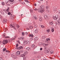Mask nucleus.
<instances>
[{"instance_id": "4be33fe9", "label": "nucleus", "mask_w": 60, "mask_h": 60, "mask_svg": "<svg viewBox=\"0 0 60 60\" xmlns=\"http://www.w3.org/2000/svg\"><path fill=\"white\" fill-rule=\"evenodd\" d=\"M34 39L35 40H36V41H37V40H38V37H35L34 38Z\"/></svg>"}, {"instance_id": "4468645a", "label": "nucleus", "mask_w": 60, "mask_h": 60, "mask_svg": "<svg viewBox=\"0 0 60 60\" xmlns=\"http://www.w3.org/2000/svg\"><path fill=\"white\" fill-rule=\"evenodd\" d=\"M25 56V55L24 54H22L21 55H20V57H24Z\"/></svg>"}, {"instance_id": "13d9d810", "label": "nucleus", "mask_w": 60, "mask_h": 60, "mask_svg": "<svg viewBox=\"0 0 60 60\" xmlns=\"http://www.w3.org/2000/svg\"><path fill=\"white\" fill-rule=\"evenodd\" d=\"M40 50H42V48H40Z\"/></svg>"}, {"instance_id": "ddd939ff", "label": "nucleus", "mask_w": 60, "mask_h": 60, "mask_svg": "<svg viewBox=\"0 0 60 60\" xmlns=\"http://www.w3.org/2000/svg\"><path fill=\"white\" fill-rule=\"evenodd\" d=\"M29 37H34V35L33 34H29Z\"/></svg>"}, {"instance_id": "864d4df0", "label": "nucleus", "mask_w": 60, "mask_h": 60, "mask_svg": "<svg viewBox=\"0 0 60 60\" xmlns=\"http://www.w3.org/2000/svg\"><path fill=\"white\" fill-rule=\"evenodd\" d=\"M37 27V26L36 25H34V27L35 28H36Z\"/></svg>"}, {"instance_id": "a878e982", "label": "nucleus", "mask_w": 60, "mask_h": 60, "mask_svg": "<svg viewBox=\"0 0 60 60\" xmlns=\"http://www.w3.org/2000/svg\"><path fill=\"white\" fill-rule=\"evenodd\" d=\"M1 4L2 5H4V2H2Z\"/></svg>"}, {"instance_id": "680f3d73", "label": "nucleus", "mask_w": 60, "mask_h": 60, "mask_svg": "<svg viewBox=\"0 0 60 60\" xmlns=\"http://www.w3.org/2000/svg\"><path fill=\"white\" fill-rule=\"evenodd\" d=\"M58 12L59 13H60V11H58Z\"/></svg>"}, {"instance_id": "bb28decb", "label": "nucleus", "mask_w": 60, "mask_h": 60, "mask_svg": "<svg viewBox=\"0 0 60 60\" xmlns=\"http://www.w3.org/2000/svg\"><path fill=\"white\" fill-rule=\"evenodd\" d=\"M46 38V36H43L42 37V38H43V39H45V38Z\"/></svg>"}, {"instance_id": "2f4dec72", "label": "nucleus", "mask_w": 60, "mask_h": 60, "mask_svg": "<svg viewBox=\"0 0 60 60\" xmlns=\"http://www.w3.org/2000/svg\"><path fill=\"white\" fill-rule=\"evenodd\" d=\"M51 31L52 32H54V28H52L51 30Z\"/></svg>"}, {"instance_id": "6ab92c4d", "label": "nucleus", "mask_w": 60, "mask_h": 60, "mask_svg": "<svg viewBox=\"0 0 60 60\" xmlns=\"http://www.w3.org/2000/svg\"><path fill=\"white\" fill-rule=\"evenodd\" d=\"M28 54V52L26 51H25L24 53V54L25 55H27Z\"/></svg>"}, {"instance_id": "bf43d9fd", "label": "nucleus", "mask_w": 60, "mask_h": 60, "mask_svg": "<svg viewBox=\"0 0 60 60\" xmlns=\"http://www.w3.org/2000/svg\"><path fill=\"white\" fill-rule=\"evenodd\" d=\"M27 30H29V28H26Z\"/></svg>"}, {"instance_id": "ea45409f", "label": "nucleus", "mask_w": 60, "mask_h": 60, "mask_svg": "<svg viewBox=\"0 0 60 60\" xmlns=\"http://www.w3.org/2000/svg\"><path fill=\"white\" fill-rule=\"evenodd\" d=\"M53 52H54L53 51H51L50 52V53H51V54H52V53H53Z\"/></svg>"}, {"instance_id": "f03ea898", "label": "nucleus", "mask_w": 60, "mask_h": 60, "mask_svg": "<svg viewBox=\"0 0 60 60\" xmlns=\"http://www.w3.org/2000/svg\"><path fill=\"white\" fill-rule=\"evenodd\" d=\"M7 43H8V40H4L2 42V43L3 44H6Z\"/></svg>"}, {"instance_id": "6e6d98bb", "label": "nucleus", "mask_w": 60, "mask_h": 60, "mask_svg": "<svg viewBox=\"0 0 60 60\" xmlns=\"http://www.w3.org/2000/svg\"><path fill=\"white\" fill-rule=\"evenodd\" d=\"M8 2H9V1H6H6H5V2L6 3H8Z\"/></svg>"}, {"instance_id": "6e6552de", "label": "nucleus", "mask_w": 60, "mask_h": 60, "mask_svg": "<svg viewBox=\"0 0 60 60\" xmlns=\"http://www.w3.org/2000/svg\"><path fill=\"white\" fill-rule=\"evenodd\" d=\"M23 48V47L22 46H20L18 47V49L19 50L21 49H22Z\"/></svg>"}, {"instance_id": "c03bdc74", "label": "nucleus", "mask_w": 60, "mask_h": 60, "mask_svg": "<svg viewBox=\"0 0 60 60\" xmlns=\"http://www.w3.org/2000/svg\"><path fill=\"white\" fill-rule=\"evenodd\" d=\"M17 42L19 44H20V41H18Z\"/></svg>"}, {"instance_id": "37998d69", "label": "nucleus", "mask_w": 60, "mask_h": 60, "mask_svg": "<svg viewBox=\"0 0 60 60\" xmlns=\"http://www.w3.org/2000/svg\"><path fill=\"white\" fill-rule=\"evenodd\" d=\"M25 0L26 2L29 3V1H28L27 0Z\"/></svg>"}, {"instance_id": "c756f323", "label": "nucleus", "mask_w": 60, "mask_h": 60, "mask_svg": "<svg viewBox=\"0 0 60 60\" xmlns=\"http://www.w3.org/2000/svg\"><path fill=\"white\" fill-rule=\"evenodd\" d=\"M50 38H47L46 39V41H50Z\"/></svg>"}, {"instance_id": "20e7f679", "label": "nucleus", "mask_w": 60, "mask_h": 60, "mask_svg": "<svg viewBox=\"0 0 60 60\" xmlns=\"http://www.w3.org/2000/svg\"><path fill=\"white\" fill-rule=\"evenodd\" d=\"M45 7H44V6L42 5L40 7V8L41 9H41V10H44V11H45V10L44 9V8Z\"/></svg>"}, {"instance_id": "b1692460", "label": "nucleus", "mask_w": 60, "mask_h": 60, "mask_svg": "<svg viewBox=\"0 0 60 60\" xmlns=\"http://www.w3.org/2000/svg\"><path fill=\"white\" fill-rule=\"evenodd\" d=\"M49 24L50 25H52L53 24V22H49Z\"/></svg>"}, {"instance_id": "2eb2a0df", "label": "nucleus", "mask_w": 60, "mask_h": 60, "mask_svg": "<svg viewBox=\"0 0 60 60\" xmlns=\"http://www.w3.org/2000/svg\"><path fill=\"white\" fill-rule=\"evenodd\" d=\"M27 43V42L26 40H24V44L25 45H26Z\"/></svg>"}, {"instance_id": "7c9ffc66", "label": "nucleus", "mask_w": 60, "mask_h": 60, "mask_svg": "<svg viewBox=\"0 0 60 60\" xmlns=\"http://www.w3.org/2000/svg\"><path fill=\"white\" fill-rule=\"evenodd\" d=\"M41 27L42 28H45V26L43 25H41Z\"/></svg>"}, {"instance_id": "c9c22d12", "label": "nucleus", "mask_w": 60, "mask_h": 60, "mask_svg": "<svg viewBox=\"0 0 60 60\" xmlns=\"http://www.w3.org/2000/svg\"><path fill=\"white\" fill-rule=\"evenodd\" d=\"M20 27L18 25H17L16 26V27L17 28H19Z\"/></svg>"}, {"instance_id": "338daca9", "label": "nucleus", "mask_w": 60, "mask_h": 60, "mask_svg": "<svg viewBox=\"0 0 60 60\" xmlns=\"http://www.w3.org/2000/svg\"><path fill=\"white\" fill-rule=\"evenodd\" d=\"M34 5L35 6H36V4H34Z\"/></svg>"}, {"instance_id": "a18cd8bd", "label": "nucleus", "mask_w": 60, "mask_h": 60, "mask_svg": "<svg viewBox=\"0 0 60 60\" xmlns=\"http://www.w3.org/2000/svg\"><path fill=\"white\" fill-rule=\"evenodd\" d=\"M6 53H9V52H10L9 51H8L7 50H6Z\"/></svg>"}, {"instance_id": "e2e57ef3", "label": "nucleus", "mask_w": 60, "mask_h": 60, "mask_svg": "<svg viewBox=\"0 0 60 60\" xmlns=\"http://www.w3.org/2000/svg\"><path fill=\"white\" fill-rule=\"evenodd\" d=\"M6 10L7 12H9V10Z\"/></svg>"}, {"instance_id": "09e8293b", "label": "nucleus", "mask_w": 60, "mask_h": 60, "mask_svg": "<svg viewBox=\"0 0 60 60\" xmlns=\"http://www.w3.org/2000/svg\"><path fill=\"white\" fill-rule=\"evenodd\" d=\"M23 59L24 60H26V57H24L23 58Z\"/></svg>"}, {"instance_id": "774afa93", "label": "nucleus", "mask_w": 60, "mask_h": 60, "mask_svg": "<svg viewBox=\"0 0 60 60\" xmlns=\"http://www.w3.org/2000/svg\"><path fill=\"white\" fill-rule=\"evenodd\" d=\"M3 11H6L5 9H4Z\"/></svg>"}, {"instance_id": "f3484780", "label": "nucleus", "mask_w": 60, "mask_h": 60, "mask_svg": "<svg viewBox=\"0 0 60 60\" xmlns=\"http://www.w3.org/2000/svg\"><path fill=\"white\" fill-rule=\"evenodd\" d=\"M34 32L35 33H38V30H37V29H36L34 31Z\"/></svg>"}, {"instance_id": "0eeeda50", "label": "nucleus", "mask_w": 60, "mask_h": 60, "mask_svg": "<svg viewBox=\"0 0 60 60\" xmlns=\"http://www.w3.org/2000/svg\"><path fill=\"white\" fill-rule=\"evenodd\" d=\"M20 54V52L19 51H17L16 53V56H19V55Z\"/></svg>"}, {"instance_id": "3c124183", "label": "nucleus", "mask_w": 60, "mask_h": 60, "mask_svg": "<svg viewBox=\"0 0 60 60\" xmlns=\"http://www.w3.org/2000/svg\"><path fill=\"white\" fill-rule=\"evenodd\" d=\"M22 35L23 36H24V33L23 32H22Z\"/></svg>"}, {"instance_id": "603ef678", "label": "nucleus", "mask_w": 60, "mask_h": 60, "mask_svg": "<svg viewBox=\"0 0 60 60\" xmlns=\"http://www.w3.org/2000/svg\"><path fill=\"white\" fill-rule=\"evenodd\" d=\"M3 37H5H5H6V36H5V35L4 34L3 35Z\"/></svg>"}, {"instance_id": "f704fd0d", "label": "nucleus", "mask_w": 60, "mask_h": 60, "mask_svg": "<svg viewBox=\"0 0 60 60\" xmlns=\"http://www.w3.org/2000/svg\"><path fill=\"white\" fill-rule=\"evenodd\" d=\"M6 50V48H4L3 50V51H5V50Z\"/></svg>"}, {"instance_id": "49530a36", "label": "nucleus", "mask_w": 60, "mask_h": 60, "mask_svg": "<svg viewBox=\"0 0 60 60\" xmlns=\"http://www.w3.org/2000/svg\"><path fill=\"white\" fill-rule=\"evenodd\" d=\"M46 8L47 9H48V8H49V6H46Z\"/></svg>"}, {"instance_id": "5fc2aeb1", "label": "nucleus", "mask_w": 60, "mask_h": 60, "mask_svg": "<svg viewBox=\"0 0 60 60\" xmlns=\"http://www.w3.org/2000/svg\"><path fill=\"white\" fill-rule=\"evenodd\" d=\"M25 34H26V35H27V34H28V33H27V32H25Z\"/></svg>"}, {"instance_id": "a211bd4d", "label": "nucleus", "mask_w": 60, "mask_h": 60, "mask_svg": "<svg viewBox=\"0 0 60 60\" xmlns=\"http://www.w3.org/2000/svg\"><path fill=\"white\" fill-rule=\"evenodd\" d=\"M39 20L40 21H42L43 20V19L42 18H39Z\"/></svg>"}, {"instance_id": "a19ab883", "label": "nucleus", "mask_w": 60, "mask_h": 60, "mask_svg": "<svg viewBox=\"0 0 60 60\" xmlns=\"http://www.w3.org/2000/svg\"><path fill=\"white\" fill-rule=\"evenodd\" d=\"M46 11L47 12H49V9H47L46 10Z\"/></svg>"}, {"instance_id": "79ce46f5", "label": "nucleus", "mask_w": 60, "mask_h": 60, "mask_svg": "<svg viewBox=\"0 0 60 60\" xmlns=\"http://www.w3.org/2000/svg\"><path fill=\"white\" fill-rule=\"evenodd\" d=\"M34 19H35L36 20L37 19V18L35 17H33Z\"/></svg>"}, {"instance_id": "473e14b6", "label": "nucleus", "mask_w": 60, "mask_h": 60, "mask_svg": "<svg viewBox=\"0 0 60 60\" xmlns=\"http://www.w3.org/2000/svg\"><path fill=\"white\" fill-rule=\"evenodd\" d=\"M8 15H11V16L12 15V14H11V13L9 12H8Z\"/></svg>"}, {"instance_id": "7ed1b4c3", "label": "nucleus", "mask_w": 60, "mask_h": 60, "mask_svg": "<svg viewBox=\"0 0 60 60\" xmlns=\"http://www.w3.org/2000/svg\"><path fill=\"white\" fill-rule=\"evenodd\" d=\"M53 19H54V20H57V18H58V16L56 15L55 16V17L53 16Z\"/></svg>"}, {"instance_id": "052dcab7", "label": "nucleus", "mask_w": 60, "mask_h": 60, "mask_svg": "<svg viewBox=\"0 0 60 60\" xmlns=\"http://www.w3.org/2000/svg\"><path fill=\"white\" fill-rule=\"evenodd\" d=\"M10 9V8L9 7H8V9H7L8 10H9V9Z\"/></svg>"}, {"instance_id": "0e129e2a", "label": "nucleus", "mask_w": 60, "mask_h": 60, "mask_svg": "<svg viewBox=\"0 0 60 60\" xmlns=\"http://www.w3.org/2000/svg\"><path fill=\"white\" fill-rule=\"evenodd\" d=\"M2 14H3V15H4V12H2Z\"/></svg>"}, {"instance_id": "58836bf2", "label": "nucleus", "mask_w": 60, "mask_h": 60, "mask_svg": "<svg viewBox=\"0 0 60 60\" xmlns=\"http://www.w3.org/2000/svg\"><path fill=\"white\" fill-rule=\"evenodd\" d=\"M46 31L48 32V33H49V32H50V30L49 29L48 30H47Z\"/></svg>"}, {"instance_id": "5701e85b", "label": "nucleus", "mask_w": 60, "mask_h": 60, "mask_svg": "<svg viewBox=\"0 0 60 60\" xmlns=\"http://www.w3.org/2000/svg\"><path fill=\"white\" fill-rule=\"evenodd\" d=\"M26 50H30V49L28 47L26 48Z\"/></svg>"}, {"instance_id": "423d86ee", "label": "nucleus", "mask_w": 60, "mask_h": 60, "mask_svg": "<svg viewBox=\"0 0 60 60\" xmlns=\"http://www.w3.org/2000/svg\"><path fill=\"white\" fill-rule=\"evenodd\" d=\"M53 9L54 11H56V10H57V8L56 7L54 6L53 7Z\"/></svg>"}, {"instance_id": "c85d7f7f", "label": "nucleus", "mask_w": 60, "mask_h": 60, "mask_svg": "<svg viewBox=\"0 0 60 60\" xmlns=\"http://www.w3.org/2000/svg\"><path fill=\"white\" fill-rule=\"evenodd\" d=\"M10 38V37L9 36H6V37H5V38H8V39H9Z\"/></svg>"}, {"instance_id": "69168bd1", "label": "nucleus", "mask_w": 60, "mask_h": 60, "mask_svg": "<svg viewBox=\"0 0 60 60\" xmlns=\"http://www.w3.org/2000/svg\"><path fill=\"white\" fill-rule=\"evenodd\" d=\"M16 46H19V45L18 44H16Z\"/></svg>"}, {"instance_id": "cd10ccee", "label": "nucleus", "mask_w": 60, "mask_h": 60, "mask_svg": "<svg viewBox=\"0 0 60 60\" xmlns=\"http://www.w3.org/2000/svg\"><path fill=\"white\" fill-rule=\"evenodd\" d=\"M29 28L30 29H32L33 28V27L32 26H30L29 27Z\"/></svg>"}, {"instance_id": "1a4fd4ad", "label": "nucleus", "mask_w": 60, "mask_h": 60, "mask_svg": "<svg viewBox=\"0 0 60 60\" xmlns=\"http://www.w3.org/2000/svg\"><path fill=\"white\" fill-rule=\"evenodd\" d=\"M7 20H6V19H4L3 20L2 22L3 23H5L7 22Z\"/></svg>"}, {"instance_id": "de8ad7c7", "label": "nucleus", "mask_w": 60, "mask_h": 60, "mask_svg": "<svg viewBox=\"0 0 60 60\" xmlns=\"http://www.w3.org/2000/svg\"><path fill=\"white\" fill-rule=\"evenodd\" d=\"M34 45H32V47L33 48H34Z\"/></svg>"}, {"instance_id": "412c9836", "label": "nucleus", "mask_w": 60, "mask_h": 60, "mask_svg": "<svg viewBox=\"0 0 60 60\" xmlns=\"http://www.w3.org/2000/svg\"><path fill=\"white\" fill-rule=\"evenodd\" d=\"M43 46H44V47H46V46H47V44L45 43H44L43 44Z\"/></svg>"}, {"instance_id": "f8f14e48", "label": "nucleus", "mask_w": 60, "mask_h": 60, "mask_svg": "<svg viewBox=\"0 0 60 60\" xmlns=\"http://www.w3.org/2000/svg\"><path fill=\"white\" fill-rule=\"evenodd\" d=\"M15 26L14 25H13L12 24H10V27L11 28H12L13 27V28L14 27V26Z\"/></svg>"}, {"instance_id": "4d7b16f0", "label": "nucleus", "mask_w": 60, "mask_h": 60, "mask_svg": "<svg viewBox=\"0 0 60 60\" xmlns=\"http://www.w3.org/2000/svg\"><path fill=\"white\" fill-rule=\"evenodd\" d=\"M0 60H3V59L1 58H0Z\"/></svg>"}, {"instance_id": "8fccbe9b", "label": "nucleus", "mask_w": 60, "mask_h": 60, "mask_svg": "<svg viewBox=\"0 0 60 60\" xmlns=\"http://www.w3.org/2000/svg\"><path fill=\"white\" fill-rule=\"evenodd\" d=\"M14 26H14L13 27V28H14V29L15 30H16V28Z\"/></svg>"}, {"instance_id": "aec40b11", "label": "nucleus", "mask_w": 60, "mask_h": 60, "mask_svg": "<svg viewBox=\"0 0 60 60\" xmlns=\"http://www.w3.org/2000/svg\"><path fill=\"white\" fill-rule=\"evenodd\" d=\"M16 36H15L14 37H13L11 39L12 40H13L15 39V38H16Z\"/></svg>"}, {"instance_id": "f257e3e1", "label": "nucleus", "mask_w": 60, "mask_h": 60, "mask_svg": "<svg viewBox=\"0 0 60 60\" xmlns=\"http://www.w3.org/2000/svg\"><path fill=\"white\" fill-rule=\"evenodd\" d=\"M34 10L35 11H38V12H41V13H43L44 11V10H43V9L41 10L40 8H38V9L37 8H35Z\"/></svg>"}, {"instance_id": "393cba45", "label": "nucleus", "mask_w": 60, "mask_h": 60, "mask_svg": "<svg viewBox=\"0 0 60 60\" xmlns=\"http://www.w3.org/2000/svg\"><path fill=\"white\" fill-rule=\"evenodd\" d=\"M20 39L21 40H24V37H21L20 38Z\"/></svg>"}, {"instance_id": "e433bc0d", "label": "nucleus", "mask_w": 60, "mask_h": 60, "mask_svg": "<svg viewBox=\"0 0 60 60\" xmlns=\"http://www.w3.org/2000/svg\"><path fill=\"white\" fill-rule=\"evenodd\" d=\"M10 1L11 2V3H13L14 1V0H10Z\"/></svg>"}, {"instance_id": "72a5a7b5", "label": "nucleus", "mask_w": 60, "mask_h": 60, "mask_svg": "<svg viewBox=\"0 0 60 60\" xmlns=\"http://www.w3.org/2000/svg\"><path fill=\"white\" fill-rule=\"evenodd\" d=\"M30 41H27V44H28V45H29V44H30Z\"/></svg>"}, {"instance_id": "39448f33", "label": "nucleus", "mask_w": 60, "mask_h": 60, "mask_svg": "<svg viewBox=\"0 0 60 60\" xmlns=\"http://www.w3.org/2000/svg\"><path fill=\"white\" fill-rule=\"evenodd\" d=\"M11 56L12 57H13V58H14L15 59H16V58H17V56L15 55H14L13 54H11Z\"/></svg>"}, {"instance_id": "9b49d317", "label": "nucleus", "mask_w": 60, "mask_h": 60, "mask_svg": "<svg viewBox=\"0 0 60 60\" xmlns=\"http://www.w3.org/2000/svg\"><path fill=\"white\" fill-rule=\"evenodd\" d=\"M14 18V16H11L9 17V19H13Z\"/></svg>"}, {"instance_id": "9d476101", "label": "nucleus", "mask_w": 60, "mask_h": 60, "mask_svg": "<svg viewBox=\"0 0 60 60\" xmlns=\"http://www.w3.org/2000/svg\"><path fill=\"white\" fill-rule=\"evenodd\" d=\"M45 19H46V20H48V19H49V18L48 17V16L46 15H45Z\"/></svg>"}, {"instance_id": "4c0bfd02", "label": "nucleus", "mask_w": 60, "mask_h": 60, "mask_svg": "<svg viewBox=\"0 0 60 60\" xmlns=\"http://www.w3.org/2000/svg\"><path fill=\"white\" fill-rule=\"evenodd\" d=\"M21 4H25V3L24 2H21Z\"/></svg>"}, {"instance_id": "dca6fc26", "label": "nucleus", "mask_w": 60, "mask_h": 60, "mask_svg": "<svg viewBox=\"0 0 60 60\" xmlns=\"http://www.w3.org/2000/svg\"><path fill=\"white\" fill-rule=\"evenodd\" d=\"M44 52L45 53H49V51L47 50H45L44 51Z\"/></svg>"}]
</instances>
